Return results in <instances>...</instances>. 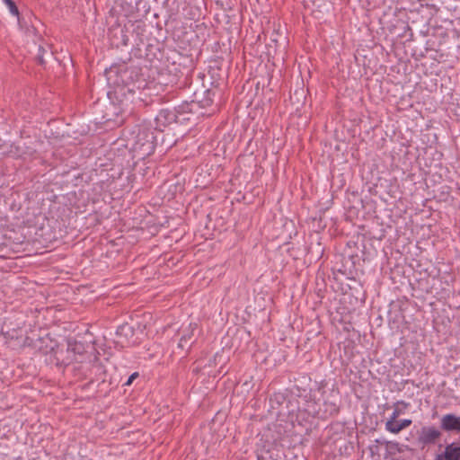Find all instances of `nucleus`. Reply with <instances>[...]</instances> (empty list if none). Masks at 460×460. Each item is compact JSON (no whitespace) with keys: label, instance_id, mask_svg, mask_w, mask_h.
Instances as JSON below:
<instances>
[{"label":"nucleus","instance_id":"obj_5","mask_svg":"<svg viewBox=\"0 0 460 460\" xmlns=\"http://www.w3.org/2000/svg\"><path fill=\"white\" fill-rule=\"evenodd\" d=\"M442 456L445 460H460V441L447 445Z\"/></svg>","mask_w":460,"mask_h":460},{"label":"nucleus","instance_id":"obj_11","mask_svg":"<svg viewBox=\"0 0 460 460\" xmlns=\"http://www.w3.org/2000/svg\"><path fill=\"white\" fill-rule=\"evenodd\" d=\"M137 373H133L128 379V381L125 383L126 385H131V383L133 382V380L137 376Z\"/></svg>","mask_w":460,"mask_h":460},{"label":"nucleus","instance_id":"obj_15","mask_svg":"<svg viewBox=\"0 0 460 460\" xmlns=\"http://www.w3.org/2000/svg\"><path fill=\"white\" fill-rule=\"evenodd\" d=\"M431 434L434 435V438H435V437H438L440 433L436 432V433H431Z\"/></svg>","mask_w":460,"mask_h":460},{"label":"nucleus","instance_id":"obj_7","mask_svg":"<svg viewBox=\"0 0 460 460\" xmlns=\"http://www.w3.org/2000/svg\"><path fill=\"white\" fill-rule=\"evenodd\" d=\"M84 349V348L82 343L75 342L74 344H69L67 352L68 354H73L71 360L81 361L82 359L80 358L82 356Z\"/></svg>","mask_w":460,"mask_h":460},{"label":"nucleus","instance_id":"obj_14","mask_svg":"<svg viewBox=\"0 0 460 460\" xmlns=\"http://www.w3.org/2000/svg\"><path fill=\"white\" fill-rule=\"evenodd\" d=\"M217 358H221V356H219L218 354H216L214 357V361H216Z\"/></svg>","mask_w":460,"mask_h":460},{"label":"nucleus","instance_id":"obj_4","mask_svg":"<svg viewBox=\"0 0 460 460\" xmlns=\"http://www.w3.org/2000/svg\"><path fill=\"white\" fill-rule=\"evenodd\" d=\"M441 427L446 430L460 431V417L454 414H447L441 419Z\"/></svg>","mask_w":460,"mask_h":460},{"label":"nucleus","instance_id":"obj_10","mask_svg":"<svg viewBox=\"0 0 460 460\" xmlns=\"http://www.w3.org/2000/svg\"><path fill=\"white\" fill-rule=\"evenodd\" d=\"M4 2L6 4V5L9 8V11L13 15H18L19 12L15 5V4L12 0H4Z\"/></svg>","mask_w":460,"mask_h":460},{"label":"nucleus","instance_id":"obj_8","mask_svg":"<svg viewBox=\"0 0 460 460\" xmlns=\"http://www.w3.org/2000/svg\"><path fill=\"white\" fill-rule=\"evenodd\" d=\"M409 405L410 404L408 402H405L403 401L397 402L394 405V411H393L391 417H394V418L398 417L399 418L401 415L404 414V412L408 409Z\"/></svg>","mask_w":460,"mask_h":460},{"label":"nucleus","instance_id":"obj_12","mask_svg":"<svg viewBox=\"0 0 460 460\" xmlns=\"http://www.w3.org/2000/svg\"><path fill=\"white\" fill-rule=\"evenodd\" d=\"M38 59H39V62H40V64H43V63H44V60H43V58H42V56H41V55H39Z\"/></svg>","mask_w":460,"mask_h":460},{"label":"nucleus","instance_id":"obj_3","mask_svg":"<svg viewBox=\"0 0 460 460\" xmlns=\"http://www.w3.org/2000/svg\"><path fill=\"white\" fill-rule=\"evenodd\" d=\"M411 424L410 419H400V417H390L386 422V429L388 431H401L408 428Z\"/></svg>","mask_w":460,"mask_h":460},{"label":"nucleus","instance_id":"obj_13","mask_svg":"<svg viewBox=\"0 0 460 460\" xmlns=\"http://www.w3.org/2000/svg\"><path fill=\"white\" fill-rule=\"evenodd\" d=\"M436 460H445V459H444L443 456L440 455V456H437Z\"/></svg>","mask_w":460,"mask_h":460},{"label":"nucleus","instance_id":"obj_9","mask_svg":"<svg viewBox=\"0 0 460 460\" xmlns=\"http://www.w3.org/2000/svg\"><path fill=\"white\" fill-rule=\"evenodd\" d=\"M116 333L118 336H120V337L124 336V337L128 338V336H131L133 334V330L129 325L125 324V325L119 326L118 328Z\"/></svg>","mask_w":460,"mask_h":460},{"label":"nucleus","instance_id":"obj_6","mask_svg":"<svg viewBox=\"0 0 460 460\" xmlns=\"http://www.w3.org/2000/svg\"><path fill=\"white\" fill-rule=\"evenodd\" d=\"M174 114L168 111H161L159 114L155 118L156 126L159 128V130H162V126H166L167 124L172 123L174 120Z\"/></svg>","mask_w":460,"mask_h":460},{"label":"nucleus","instance_id":"obj_1","mask_svg":"<svg viewBox=\"0 0 460 460\" xmlns=\"http://www.w3.org/2000/svg\"><path fill=\"white\" fill-rule=\"evenodd\" d=\"M137 133L133 138L132 151L139 157L145 158L150 155L155 148L156 136L154 131L146 127L138 128Z\"/></svg>","mask_w":460,"mask_h":460},{"label":"nucleus","instance_id":"obj_2","mask_svg":"<svg viewBox=\"0 0 460 460\" xmlns=\"http://www.w3.org/2000/svg\"><path fill=\"white\" fill-rule=\"evenodd\" d=\"M199 334L198 324L190 323L187 327L181 331V336L180 338L178 348L181 349H188L191 347L197 339Z\"/></svg>","mask_w":460,"mask_h":460}]
</instances>
